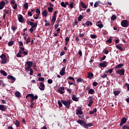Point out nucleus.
<instances>
[{
  "mask_svg": "<svg viewBox=\"0 0 129 129\" xmlns=\"http://www.w3.org/2000/svg\"><path fill=\"white\" fill-rule=\"evenodd\" d=\"M29 97L31 98L30 99V102H31V103L33 102L34 100H35L36 99H38V96L37 95L34 96V94H28L26 96V99H28L29 100Z\"/></svg>",
  "mask_w": 129,
  "mask_h": 129,
  "instance_id": "1",
  "label": "nucleus"
},
{
  "mask_svg": "<svg viewBox=\"0 0 129 129\" xmlns=\"http://www.w3.org/2000/svg\"><path fill=\"white\" fill-rule=\"evenodd\" d=\"M61 102L62 104H64V106H66L67 108H69L70 107V105L71 104V101H70V100H68L67 101L61 100Z\"/></svg>",
  "mask_w": 129,
  "mask_h": 129,
  "instance_id": "2",
  "label": "nucleus"
},
{
  "mask_svg": "<svg viewBox=\"0 0 129 129\" xmlns=\"http://www.w3.org/2000/svg\"><path fill=\"white\" fill-rule=\"evenodd\" d=\"M121 26L123 28H127L128 26V22L126 20H123L121 22Z\"/></svg>",
  "mask_w": 129,
  "mask_h": 129,
  "instance_id": "3",
  "label": "nucleus"
},
{
  "mask_svg": "<svg viewBox=\"0 0 129 129\" xmlns=\"http://www.w3.org/2000/svg\"><path fill=\"white\" fill-rule=\"evenodd\" d=\"M26 64L27 67L25 68V71H28V70H29V69H31V68L33 66V62L31 61H27Z\"/></svg>",
  "mask_w": 129,
  "mask_h": 129,
  "instance_id": "4",
  "label": "nucleus"
},
{
  "mask_svg": "<svg viewBox=\"0 0 129 129\" xmlns=\"http://www.w3.org/2000/svg\"><path fill=\"white\" fill-rule=\"evenodd\" d=\"M77 115H82V107H78L77 109L76 110Z\"/></svg>",
  "mask_w": 129,
  "mask_h": 129,
  "instance_id": "5",
  "label": "nucleus"
},
{
  "mask_svg": "<svg viewBox=\"0 0 129 129\" xmlns=\"http://www.w3.org/2000/svg\"><path fill=\"white\" fill-rule=\"evenodd\" d=\"M11 3V5H12V8L14 9V10H17L18 5L16 3V1H15V0H12Z\"/></svg>",
  "mask_w": 129,
  "mask_h": 129,
  "instance_id": "6",
  "label": "nucleus"
},
{
  "mask_svg": "<svg viewBox=\"0 0 129 129\" xmlns=\"http://www.w3.org/2000/svg\"><path fill=\"white\" fill-rule=\"evenodd\" d=\"M116 73L119 75H124V69H122L121 70H116Z\"/></svg>",
  "mask_w": 129,
  "mask_h": 129,
  "instance_id": "7",
  "label": "nucleus"
},
{
  "mask_svg": "<svg viewBox=\"0 0 129 129\" xmlns=\"http://www.w3.org/2000/svg\"><path fill=\"white\" fill-rule=\"evenodd\" d=\"M77 122H78V123H79L81 125H84V127L85 128V125H86V122L82 120L79 119L77 120Z\"/></svg>",
  "mask_w": 129,
  "mask_h": 129,
  "instance_id": "8",
  "label": "nucleus"
},
{
  "mask_svg": "<svg viewBox=\"0 0 129 129\" xmlns=\"http://www.w3.org/2000/svg\"><path fill=\"white\" fill-rule=\"evenodd\" d=\"M127 120V119H126V118L123 117L121 120V122L120 123L119 126H121L122 125H123V124H124V123H126Z\"/></svg>",
  "mask_w": 129,
  "mask_h": 129,
  "instance_id": "9",
  "label": "nucleus"
},
{
  "mask_svg": "<svg viewBox=\"0 0 129 129\" xmlns=\"http://www.w3.org/2000/svg\"><path fill=\"white\" fill-rule=\"evenodd\" d=\"M18 20L20 23H24L25 22V20H24V17H23V15L19 14L18 16Z\"/></svg>",
  "mask_w": 129,
  "mask_h": 129,
  "instance_id": "10",
  "label": "nucleus"
},
{
  "mask_svg": "<svg viewBox=\"0 0 129 129\" xmlns=\"http://www.w3.org/2000/svg\"><path fill=\"white\" fill-rule=\"evenodd\" d=\"M69 5V2H61L60 3V5L61 6V7H62V8H67V6H68Z\"/></svg>",
  "mask_w": 129,
  "mask_h": 129,
  "instance_id": "11",
  "label": "nucleus"
},
{
  "mask_svg": "<svg viewBox=\"0 0 129 129\" xmlns=\"http://www.w3.org/2000/svg\"><path fill=\"white\" fill-rule=\"evenodd\" d=\"M96 26H97V27H98V28H100V29H101V28H103V24H102L101 21H98L96 23Z\"/></svg>",
  "mask_w": 129,
  "mask_h": 129,
  "instance_id": "12",
  "label": "nucleus"
},
{
  "mask_svg": "<svg viewBox=\"0 0 129 129\" xmlns=\"http://www.w3.org/2000/svg\"><path fill=\"white\" fill-rule=\"evenodd\" d=\"M39 88L40 90H45V84H44V83L40 82V87H39Z\"/></svg>",
  "mask_w": 129,
  "mask_h": 129,
  "instance_id": "13",
  "label": "nucleus"
},
{
  "mask_svg": "<svg viewBox=\"0 0 129 129\" xmlns=\"http://www.w3.org/2000/svg\"><path fill=\"white\" fill-rule=\"evenodd\" d=\"M6 109H7V106L0 104V110H2V111H6Z\"/></svg>",
  "mask_w": 129,
  "mask_h": 129,
  "instance_id": "14",
  "label": "nucleus"
},
{
  "mask_svg": "<svg viewBox=\"0 0 129 129\" xmlns=\"http://www.w3.org/2000/svg\"><path fill=\"white\" fill-rule=\"evenodd\" d=\"M99 66L102 68L106 67L107 66V62L104 61L103 62L100 63Z\"/></svg>",
  "mask_w": 129,
  "mask_h": 129,
  "instance_id": "15",
  "label": "nucleus"
},
{
  "mask_svg": "<svg viewBox=\"0 0 129 129\" xmlns=\"http://www.w3.org/2000/svg\"><path fill=\"white\" fill-rule=\"evenodd\" d=\"M5 6H6V3H5V1H2L0 2V10H3L4 8H5Z\"/></svg>",
  "mask_w": 129,
  "mask_h": 129,
  "instance_id": "16",
  "label": "nucleus"
},
{
  "mask_svg": "<svg viewBox=\"0 0 129 129\" xmlns=\"http://www.w3.org/2000/svg\"><path fill=\"white\" fill-rule=\"evenodd\" d=\"M65 69H66V68H62L61 71L60 72L59 74L60 75H61V76L65 75Z\"/></svg>",
  "mask_w": 129,
  "mask_h": 129,
  "instance_id": "17",
  "label": "nucleus"
},
{
  "mask_svg": "<svg viewBox=\"0 0 129 129\" xmlns=\"http://www.w3.org/2000/svg\"><path fill=\"white\" fill-rule=\"evenodd\" d=\"M7 78L8 79H11L12 81H16V78L11 75H8Z\"/></svg>",
  "mask_w": 129,
  "mask_h": 129,
  "instance_id": "18",
  "label": "nucleus"
},
{
  "mask_svg": "<svg viewBox=\"0 0 129 129\" xmlns=\"http://www.w3.org/2000/svg\"><path fill=\"white\" fill-rule=\"evenodd\" d=\"M122 66H123V63H119L115 67V70H117V69H120Z\"/></svg>",
  "mask_w": 129,
  "mask_h": 129,
  "instance_id": "19",
  "label": "nucleus"
},
{
  "mask_svg": "<svg viewBox=\"0 0 129 129\" xmlns=\"http://www.w3.org/2000/svg\"><path fill=\"white\" fill-rule=\"evenodd\" d=\"M84 83V80L81 78H79L77 80V83Z\"/></svg>",
  "mask_w": 129,
  "mask_h": 129,
  "instance_id": "20",
  "label": "nucleus"
},
{
  "mask_svg": "<svg viewBox=\"0 0 129 129\" xmlns=\"http://www.w3.org/2000/svg\"><path fill=\"white\" fill-rule=\"evenodd\" d=\"M93 125V123L92 122H90V123H86V125L85 126V128H88L89 127H90V126H92Z\"/></svg>",
  "mask_w": 129,
  "mask_h": 129,
  "instance_id": "21",
  "label": "nucleus"
},
{
  "mask_svg": "<svg viewBox=\"0 0 129 129\" xmlns=\"http://www.w3.org/2000/svg\"><path fill=\"white\" fill-rule=\"evenodd\" d=\"M80 4L83 9H87V6L86 5H85V4H84V3H83V2H81Z\"/></svg>",
  "mask_w": 129,
  "mask_h": 129,
  "instance_id": "22",
  "label": "nucleus"
},
{
  "mask_svg": "<svg viewBox=\"0 0 129 129\" xmlns=\"http://www.w3.org/2000/svg\"><path fill=\"white\" fill-rule=\"evenodd\" d=\"M72 99L74 101H78V100H79L78 97H77V96H76V95H73L72 96Z\"/></svg>",
  "mask_w": 129,
  "mask_h": 129,
  "instance_id": "23",
  "label": "nucleus"
},
{
  "mask_svg": "<svg viewBox=\"0 0 129 129\" xmlns=\"http://www.w3.org/2000/svg\"><path fill=\"white\" fill-rule=\"evenodd\" d=\"M88 93L89 94H94L95 93V91L93 89H90Z\"/></svg>",
  "mask_w": 129,
  "mask_h": 129,
  "instance_id": "24",
  "label": "nucleus"
},
{
  "mask_svg": "<svg viewBox=\"0 0 129 129\" xmlns=\"http://www.w3.org/2000/svg\"><path fill=\"white\" fill-rule=\"evenodd\" d=\"M94 75H93V73H88V78H89V79H91L92 77H93Z\"/></svg>",
  "mask_w": 129,
  "mask_h": 129,
  "instance_id": "25",
  "label": "nucleus"
},
{
  "mask_svg": "<svg viewBox=\"0 0 129 129\" xmlns=\"http://www.w3.org/2000/svg\"><path fill=\"white\" fill-rule=\"evenodd\" d=\"M55 22H56V17L55 16H52V18L51 20V25L53 26L54 24H55Z\"/></svg>",
  "mask_w": 129,
  "mask_h": 129,
  "instance_id": "26",
  "label": "nucleus"
},
{
  "mask_svg": "<svg viewBox=\"0 0 129 129\" xmlns=\"http://www.w3.org/2000/svg\"><path fill=\"white\" fill-rule=\"evenodd\" d=\"M42 15L43 17H47L48 16V12H47V10H45L42 13Z\"/></svg>",
  "mask_w": 129,
  "mask_h": 129,
  "instance_id": "27",
  "label": "nucleus"
},
{
  "mask_svg": "<svg viewBox=\"0 0 129 129\" xmlns=\"http://www.w3.org/2000/svg\"><path fill=\"white\" fill-rule=\"evenodd\" d=\"M0 73L1 74H3V75L4 76H8V73H7V72H6V71H5L4 70L1 71Z\"/></svg>",
  "mask_w": 129,
  "mask_h": 129,
  "instance_id": "28",
  "label": "nucleus"
},
{
  "mask_svg": "<svg viewBox=\"0 0 129 129\" xmlns=\"http://www.w3.org/2000/svg\"><path fill=\"white\" fill-rule=\"evenodd\" d=\"M100 4V1L96 2L94 5V7L97 8V7H98V6H99Z\"/></svg>",
  "mask_w": 129,
  "mask_h": 129,
  "instance_id": "29",
  "label": "nucleus"
},
{
  "mask_svg": "<svg viewBox=\"0 0 129 129\" xmlns=\"http://www.w3.org/2000/svg\"><path fill=\"white\" fill-rule=\"evenodd\" d=\"M15 94L16 97H21V93H20V92L17 91L15 92Z\"/></svg>",
  "mask_w": 129,
  "mask_h": 129,
  "instance_id": "30",
  "label": "nucleus"
},
{
  "mask_svg": "<svg viewBox=\"0 0 129 129\" xmlns=\"http://www.w3.org/2000/svg\"><path fill=\"white\" fill-rule=\"evenodd\" d=\"M7 62H8V59L5 58V59H2L1 60V64H7Z\"/></svg>",
  "mask_w": 129,
  "mask_h": 129,
  "instance_id": "31",
  "label": "nucleus"
},
{
  "mask_svg": "<svg viewBox=\"0 0 129 129\" xmlns=\"http://www.w3.org/2000/svg\"><path fill=\"white\" fill-rule=\"evenodd\" d=\"M116 48L117 49H118V50H120V51H123V48H122V47H121V46H120V45H116Z\"/></svg>",
  "mask_w": 129,
  "mask_h": 129,
  "instance_id": "32",
  "label": "nucleus"
},
{
  "mask_svg": "<svg viewBox=\"0 0 129 129\" xmlns=\"http://www.w3.org/2000/svg\"><path fill=\"white\" fill-rule=\"evenodd\" d=\"M113 93H114L115 96H117V95H118V94H119L120 93V91H114Z\"/></svg>",
  "mask_w": 129,
  "mask_h": 129,
  "instance_id": "33",
  "label": "nucleus"
},
{
  "mask_svg": "<svg viewBox=\"0 0 129 129\" xmlns=\"http://www.w3.org/2000/svg\"><path fill=\"white\" fill-rule=\"evenodd\" d=\"M15 125H16V126L19 127V126H20V125H21V124L20 123V121H19V120H15Z\"/></svg>",
  "mask_w": 129,
  "mask_h": 129,
  "instance_id": "34",
  "label": "nucleus"
},
{
  "mask_svg": "<svg viewBox=\"0 0 129 129\" xmlns=\"http://www.w3.org/2000/svg\"><path fill=\"white\" fill-rule=\"evenodd\" d=\"M0 58L2 59V60H3L4 59H7V55H6V54H2L0 56Z\"/></svg>",
  "mask_w": 129,
  "mask_h": 129,
  "instance_id": "35",
  "label": "nucleus"
},
{
  "mask_svg": "<svg viewBox=\"0 0 129 129\" xmlns=\"http://www.w3.org/2000/svg\"><path fill=\"white\" fill-rule=\"evenodd\" d=\"M112 71H113V69H110L106 72V73H107V74H111Z\"/></svg>",
  "mask_w": 129,
  "mask_h": 129,
  "instance_id": "36",
  "label": "nucleus"
},
{
  "mask_svg": "<svg viewBox=\"0 0 129 129\" xmlns=\"http://www.w3.org/2000/svg\"><path fill=\"white\" fill-rule=\"evenodd\" d=\"M86 25L89 27V26H92V22H91V21H87L86 22Z\"/></svg>",
  "mask_w": 129,
  "mask_h": 129,
  "instance_id": "37",
  "label": "nucleus"
},
{
  "mask_svg": "<svg viewBox=\"0 0 129 129\" xmlns=\"http://www.w3.org/2000/svg\"><path fill=\"white\" fill-rule=\"evenodd\" d=\"M38 26V21H36L35 23H33V25H31V28H35Z\"/></svg>",
  "mask_w": 129,
  "mask_h": 129,
  "instance_id": "38",
  "label": "nucleus"
},
{
  "mask_svg": "<svg viewBox=\"0 0 129 129\" xmlns=\"http://www.w3.org/2000/svg\"><path fill=\"white\" fill-rule=\"evenodd\" d=\"M24 8L25 10H27L29 8V4L28 3H26L24 4Z\"/></svg>",
  "mask_w": 129,
  "mask_h": 129,
  "instance_id": "39",
  "label": "nucleus"
},
{
  "mask_svg": "<svg viewBox=\"0 0 129 129\" xmlns=\"http://www.w3.org/2000/svg\"><path fill=\"white\" fill-rule=\"evenodd\" d=\"M93 104V100H90L89 101V104H88V106L90 107V106H91V105H92Z\"/></svg>",
  "mask_w": 129,
  "mask_h": 129,
  "instance_id": "40",
  "label": "nucleus"
},
{
  "mask_svg": "<svg viewBox=\"0 0 129 129\" xmlns=\"http://www.w3.org/2000/svg\"><path fill=\"white\" fill-rule=\"evenodd\" d=\"M30 42H31V37L29 36L26 39V44H29V43H30Z\"/></svg>",
  "mask_w": 129,
  "mask_h": 129,
  "instance_id": "41",
  "label": "nucleus"
},
{
  "mask_svg": "<svg viewBox=\"0 0 129 129\" xmlns=\"http://www.w3.org/2000/svg\"><path fill=\"white\" fill-rule=\"evenodd\" d=\"M82 19H83V15H80L78 17V21H79V22H80L81 21H82Z\"/></svg>",
  "mask_w": 129,
  "mask_h": 129,
  "instance_id": "42",
  "label": "nucleus"
},
{
  "mask_svg": "<svg viewBox=\"0 0 129 129\" xmlns=\"http://www.w3.org/2000/svg\"><path fill=\"white\" fill-rule=\"evenodd\" d=\"M90 37L91 38H92V39H96V38H97V35L94 34H91Z\"/></svg>",
  "mask_w": 129,
  "mask_h": 129,
  "instance_id": "43",
  "label": "nucleus"
},
{
  "mask_svg": "<svg viewBox=\"0 0 129 129\" xmlns=\"http://www.w3.org/2000/svg\"><path fill=\"white\" fill-rule=\"evenodd\" d=\"M36 14L41 15V9L37 8L36 10Z\"/></svg>",
  "mask_w": 129,
  "mask_h": 129,
  "instance_id": "44",
  "label": "nucleus"
},
{
  "mask_svg": "<svg viewBox=\"0 0 129 129\" xmlns=\"http://www.w3.org/2000/svg\"><path fill=\"white\" fill-rule=\"evenodd\" d=\"M8 46H13L14 45V41H11L8 43Z\"/></svg>",
  "mask_w": 129,
  "mask_h": 129,
  "instance_id": "45",
  "label": "nucleus"
},
{
  "mask_svg": "<svg viewBox=\"0 0 129 129\" xmlns=\"http://www.w3.org/2000/svg\"><path fill=\"white\" fill-rule=\"evenodd\" d=\"M57 103H58V105H59V107H62V101H57Z\"/></svg>",
  "mask_w": 129,
  "mask_h": 129,
  "instance_id": "46",
  "label": "nucleus"
},
{
  "mask_svg": "<svg viewBox=\"0 0 129 129\" xmlns=\"http://www.w3.org/2000/svg\"><path fill=\"white\" fill-rule=\"evenodd\" d=\"M68 83H69V84H70V85H74L75 86H78V84H73V83L71 82L70 81H68Z\"/></svg>",
  "mask_w": 129,
  "mask_h": 129,
  "instance_id": "47",
  "label": "nucleus"
},
{
  "mask_svg": "<svg viewBox=\"0 0 129 129\" xmlns=\"http://www.w3.org/2000/svg\"><path fill=\"white\" fill-rule=\"evenodd\" d=\"M68 83H69V84H70V85H74L75 86H78V84H73V83L71 82L70 81H68Z\"/></svg>",
  "mask_w": 129,
  "mask_h": 129,
  "instance_id": "48",
  "label": "nucleus"
},
{
  "mask_svg": "<svg viewBox=\"0 0 129 129\" xmlns=\"http://www.w3.org/2000/svg\"><path fill=\"white\" fill-rule=\"evenodd\" d=\"M68 83H69V84H70V85H74L75 86H78V84H73V83L71 82L70 81H68Z\"/></svg>",
  "mask_w": 129,
  "mask_h": 129,
  "instance_id": "49",
  "label": "nucleus"
},
{
  "mask_svg": "<svg viewBox=\"0 0 129 129\" xmlns=\"http://www.w3.org/2000/svg\"><path fill=\"white\" fill-rule=\"evenodd\" d=\"M68 79H69L70 80H72L73 82L75 83V79H74V78L72 77H69L68 78Z\"/></svg>",
  "mask_w": 129,
  "mask_h": 129,
  "instance_id": "50",
  "label": "nucleus"
},
{
  "mask_svg": "<svg viewBox=\"0 0 129 129\" xmlns=\"http://www.w3.org/2000/svg\"><path fill=\"white\" fill-rule=\"evenodd\" d=\"M47 10L49 13L53 12V8L52 7H48L47 8Z\"/></svg>",
  "mask_w": 129,
  "mask_h": 129,
  "instance_id": "51",
  "label": "nucleus"
},
{
  "mask_svg": "<svg viewBox=\"0 0 129 129\" xmlns=\"http://www.w3.org/2000/svg\"><path fill=\"white\" fill-rule=\"evenodd\" d=\"M111 20H112L113 21H114V20H116V16L112 15L111 17Z\"/></svg>",
  "mask_w": 129,
  "mask_h": 129,
  "instance_id": "52",
  "label": "nucleus"
},
{
  "mask_svg": "<svg viewBox=\"0 0 129 129\" xmlns=\"http://www.w3.org/2000/svg\"><path fill=\"white\" fill-rule=\"evenodd\" d=\"M74 3L73 2L70 3L69 6H70V8H71V9H73V7L74 6Z\"/></svg>",
  "mask_w": 129,
  "mask_h": 129,
  "instance_id": "53",
  "label": "nucleus"
},
{
  "mask_svg": "<svg viewBox=\"0 0 129 129\" xmlns=\"http://www.w3.org/2000/svg\"><path fill=\"white\" fill-rule=\"evenodd\" d=\"M47 83L48 84H52L53 83V80H52L51 79H49L48 80Z\"/></svg>",
  "mask_w": 129,
  "mask_h": 129,
  "instance_id": "54",
  "label": "nucleus"
},
{
  "mask_svg": "<svg viewBox=\"0 0 129 129\" xmlns=\"http://www.w3.org/2000/svg\"><path fill=\"white\" fill-rule=\"evenodd\" d=\"M28 25H30V26H33L34 25V22H32V21H27Z\"/></svg>",
  "mask_w": 129,
  "mask_h": 129,
  "instance_id": "55",
  "label": "nucleus"
},
{
  "mask_svg": "<svg viewBox=\"0 0 129 129\" xmlns=\"http://www.w3.org/2000/svg\"><path fill=\"white\" fill-rule=\"evenodd\" d=\"M27 15L29 17H32V16H33V13H32V12L31 11H29L28 13H27Z\"/></svg>",
  "mask_w": 129,
  "mask_h": 129,
  "instance_id": "56",
  "label": "nucleus"
},
{
  "mask_svg": "<svg viewBox=\"0 0 129 129\" xmlns=\"http://www.w3.org/2000/svg\"><path fill=\"white\" fill-rule=\"evenodd\" d=\"M107 43L110 44L111 42H112V39L111 38H109L108 40H106Z\"/></svg>",
  "mask_w": 129,
  "mask_h": 129,
  "instance_id": "57",
  "label": "nucleus"
},
{
  "mask_svg": "<svg viewBox=\"0 0 129 129\" xmlns=\"http://www.w3.org/2000/svg\"><path fill=\"white\" fill-rule=\"evenodd\" d=\"M129 128V126H127L126 125H124L122 127V129H128Z\"/></svg>",
  "mask_w": 129,
  "mask_h": 129,
  "instance_id": "58",
  "label": "nucleus"
},
{
  "mask_svg": "<svg viewBox=\"0 0 129 129\" xmlns=\"http://www.w3.org/2000/svg\"><path fill=\"white\" fill-rule=\"evenodd\" d=\"M45 79L43 77H40L38 78V81H44Z\"/></svg>",
  "mask_w": 129,
  "mask_h": 129,
  "instance_id": "59",
  "label": "nucleus"
},
{
  "mask_svg": "<svg viewBox=\"0 0 129 129\" xmlns=\"http://www.w3.org/2000/svg\"><path fill=\"white\" fill-rule=\"evenodd\" d=\"M29 32H30L31 34H33L34 32V28H31L29 30Z\"/></svg>",
  "mask_w": 129,
  "mask_h": 129,
  "instance_id": "60",
  "label": "nucleus"
},
{
  "mask_svg": "<svg viewBox=\"0 0 129 129\" xmlns=\"http://www.w3.org/2000/svg\"><path fill=\"white\" fill-rule=\"evenodd\" d=\"M58 27H59V24L57 23L56 24H55L54 25V29L56 30V29H58Z\"/></svg>",
  "mask_w": 129,
  "mask_h": 129,
  "instance_id": "61",
  "label": "nucleus"
},
{
  "mask_svg": "<svg viewBox=\"0 0 129 129\" xmlns=\"http://www.w3.org/2000/svg\"><path fill=\"white\" fill-rule=\"evenodd\" d=\"M97 85H98V82H93V86H97Z\"/></svg>",
  "mask_w": 129,
  "mask_h": 129,
  "instance_id": "62",
  "label": "nucleus"
},
{
  "mask_svg": "<svg viewBox=\"0 0 129 129\" xmlns=\"http://www.w3.org/2000/svg\"><path fill=\"white\" fill-rule=\"evenodd\" d=\"M125 86L127 87V90H128V91H129V84H127V83H126L125 84Z\"/></svg>",
  "mask_w": 129,
  "mask_h": 129,
  "instance_id": "63",
  "label": "nucleus"
},
{
  "mask_svg": "<svg viewBox=\"0 0 129 129\" xmlns=\"http://www.w3.org/2000/svg\"><path fill=\"white\" fill-rule=\"evenodd\" d=\"M30 75H33V69H30Z\"/></svg>",
  "mask_w": 129,
  "mask_h": 129,
  "instance_id": "64",
  "label": "nucleus"
}]
</instances>
